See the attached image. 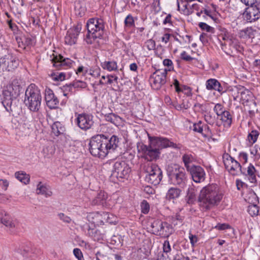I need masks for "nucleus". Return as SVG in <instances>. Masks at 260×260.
Instances as JSON below:
<instances>
[{"mask_svg":"<svg viewBox=\"0 0 260 260\" xmlns=\"http://www.w3.org/2000/svg\"><path fill=\"white\" fill-rule=\"evenodd\" d=\"M149 145L147 146L142 143L137 144L138 156L148 161H152L159 157V149L169 147H175L173 143L164 138L151 137L147 134Z\"/></svg>","mask_w":260,"mask_h":260,"instance_id":"nucleus-1","label":"nucleus"},{"mask_svg":"<svg viewBox=\"0 0 260 260\" xmlns=\"http://www.w3.org/2000/svg\"><path fill=\"white\" fill-rule=\"evenodd\" d=\"M118 138L113 135L110 138L103 135L93 136L89 143V150L91 155L98 157H105L118 146Z\"/></svg>","mask_w":260,"mask_h":260,"instance_id":"nucleus-2","label":"nucleus"},{"mask_svg":"<svg viewBox=\"0 0 260 260\" xmlns=\"http://www.w3.org/2000/svg\"><path fill=\"white\" fill-rule=\"evenodd\" d=\"M222 198V194L215 184H209L203 187L199 197L200 205L208 209L211 206L217 205Z\"/></svg>","mask_w":260,"mask_h":260,"instance_id":"nucleus-3","label":"nucleus"},{"mask_svg":"<svg viewBox=\"0 0 260 260\" xmlns=\"http://www.w3.org/2000/svg\"><path fill=\"white\" fill-rule=\"evenodd\" d=\"M167 173L171 184L184 187L187 182V176L183 167L176 164L169 165Z\"/></svg>","mask_w":260,"mask_h":260,"instance_id":"nucleus-4","label":"nucleus"},{"mask_svg":"<svg viewBox=\"0 0 260 260\" xmlns=\"http://www.w3.org/2000/svg\"><path fill=\"white\" fill-rule=\"evenodd\" d=\"M42 96L40 91L34 84H30L25 93L24 103L30 111L37 112L41 107Z\"/></svg>","mask_w":260,"mask_h":260,"instance_id":"nucleus-5","label":"nucleus"},{"mask_svg":"<svg viewBox=\"0 0 260 260\" xmlns=\"http://www.w3.org/2000/svg\"><path fill=\"white\" fill-rule=\"evenodd\" d=\"M86 27L88 30V34L86 35V39L88 43H91V39L95 40L97 38H100L103 35L104 29V24L103 20L99 18H90L87 23Z\"/></svg>","mask_w":260,"mask_h":260,"instance_id":"nucleus-6","label":"nucleus"},{"mask_svg":"<svg viewBox=\"0 0 260 260\" xmlns=\"http://www.w3.org/2000/svg\"><path fill=\"white\" fill-rule=\"evenodd\" d=\"M146 173L145 180L148 183L156 185L159 184L162 179V172L155 164L148 163L145 167Z\"/></svg>","mask_w":260,"mask_h":260,"instance_id":"nucleus-7","label":"nucleus"},{"mask_svg":"<svg viewBox=\"0 0 260 260\" xmlns=\"http://www.w3.org/2000/svg\"><path fill=\"white\" fill-rule=\"evenodd\" d=\"M151 232L161 237H168L173 232L172 226L168 223L160 220H154L151 224Z\"/></svg>","mask_w":260,"mask_h":260,"instance_id":"nucleus-8","label":"nucleus"},{"mask_svg":"<svg viewBox=\"0 0 260 260\" xmlns=\"http://www.w3.org/2000/svg\"><path fill=\"white\" fill-rule=\"evenodd\" d=\"M222 158L225 168L230 174L236 176L241 172V166L240 162L228 153H224Z\"/></svg>","mask_w":260,"mask_h":260,"instance_id":"nucleus-9","label":"nucleus"},{"mask_svg":"<svg viewBox=\"0 0 260 260\" xmlns=\"http://www.w3.org/2000/svg\"><path fill=\"white\" fill-rule=\"evenodd\" d=\"M247 6L243 13L244 20L248 23L254 22L260 18V4H255Z\"/></svg>","mask_w":260,"mask_h":260,"instance_id":"nucleus-10","label":"nucleus"},{"mask_svg":"<svg viewBox=\"0 0 260 260\" xmlns=\"http://www.w3.org/2000/svg\"><path fill=\"white\" fill-rule=\"evenodd\" d=\"M167 70H158L154 72L149 78L151 87L156 90L159 89L166 82Z\"/></svg>","mask_w":260,"mask_h":260,"instance_id":"nucleus-11","label":"nucleus"},{"mask_svg":"<svg viewBox=\"0 0 260 260\" xmlns=\"http://www.w3.org/2000/svg\"><path fill=\"white\" fill-rule=\"evenodd\" d=\"M0 65L4 71H13L19 66V60L11 53H7L0 58Z\"/></svg>","mask_w":260,"mask_h":260,"instance_id":"nucleus-12","label":"nucleus"},{"mask_svg":"<svg viewBox=\"0 0 260 260\" xmlns=\"http://www.w3.org/2000/svg\"><path fill=\"white\" fill-rule=\"evenodd\" d=\"M110 214L105 212H93L89 213L87 216V220L94 224V225H101L104 224L105 222L111 223Z\"/></svg>","mask_w":260,"mask_h":260,"instance_id":"nucleus-13","label":"nucleus"},{"mask_svg":"<svg viewBox=\"0 0 260 260\" xmlns=\"http://www.w3.org/2000/svg\"><path fill=\"white\" fill-rule=\"evenodd\" d=\"M113 168V175L117 178H127L131 172V168L123 160L116 161Z\"/></svg>","mask_w":260,"mask_h":260,"instance_id":"nucleus-14","label":"nucleus"},{"mask_svg":"<svg viewBox=\"0 0 260 260\" xmlns=\"http://www.w3.org/2000/svg\"><path fill=\"white\" fill-rule=\"evenodd\" d=\"M82 28V24L77 23L73 27L70 28L64 37V42L66 44L72 45L75 44L77 40L78 36Z\"/></svg>","mask_w":260,"mask_h":260,"instance_id":"nucleus-15","label":"nucleus"},{"mask_svg":"<svg viewBox=\"0 0 260 260\" xmlns=\"http://www.w3.org/2000/svg\"><path fill=\"white\" fill-rule=\"evenodd\" d=\"M91 203L92 205H102L107 208H110L113 204V203H111V199H108V194L102 190H100L98 193Z\"/></svg>","mask_w":260,"mask_h":260,"instance_id":"nucleus-16","label":"nucleus"},{"mask_svg":"<svg viewBox=\"0 0 260 260\" xmlns=\"http://www.w3.org/2000/svg\"><path fill=\"white\" fill-rule=\"evenodd\" d=\"M76 122L78 126L82 129H88L92 128L93 125L92 116L90 115L83 113L78 115Z\"/></svg>","mask_w":260,"mask_h":260,"instance_id":"nucleus-17","label":"nucleus"},{"mask_svg":"<svg viewBox=\"0 0 260 260\" xmlns=\"http://www.w3.org/2000/svg\"><path fill=\"white\" fill-rule=\"evenodd\" d=\"M189 172L192 180L196 183H201L205 179L206 173L203 168L199 166H192Z\"/></svg>","mask_w":260,"mask_h":260,"instance_id":"nucleus-18","label":"nucleus"},{"mask_svg":"<svg viewBox=\"0 0 260 260\" xmlns=\"http://www.w3.org/2000/svg\"><path fill=\"white\" fill-rule=\"evenodd\" d=\"M51 60L53 66L58 69L61 68L66 69L68 67H70L74 62L71 59L69 58H63V57L60 55L54 57Z\"/></svg>","mask_w":260,"mask_h":260,"instance_id":"nucleus-19","label":"nucleus"},{"mask_svg":"<svg viewBox=\"0 0 260 260\" xmlns=\"http://www.w3.org/2000/svg\"><path fill=\"white\" fill-rule=\"evenodd\" d=\"M258 172L254 166L250 163L246 168L245 173H243L246 179L250 183L256 185L257 183V176Z\"/></svg>","mask_w":260,"mask_h":260,"instance_id":"nucleus-20","label":"nucleus"},{"mask_svg":"<svg viewBox=\"0 0 260 260\" xmlns=\"http://www.w3.org/2000/svg\"><path fill=\"white\" fill-rule=\"evenodd\" d=\"M3 100L2 101V104L6 108V110L8 112H13V109L12 108V101L13 100L15 99L16 97L12 96L11 94V92L8 89L5 90L3 91Z\"/></svg>","mask_w":260,"mask_h":260,"instance_id":"nucleus-21","label":"nucleus"},{"mask_svg":"<svg viewBox=\"0 0 260 260\" xmlns=\"http://www.w3.org/2000/svg\"><path fill=\"white\" fill-rule=\"evenodd\" d=\"M45 99L47 105L51 109L55 108L59 103L57 98L50 89L46 91Z\"/></svg>","mask_w":260,"mask_h":260,"instance_id":"nucleus-22","label":"nucleus"},{"mask_svg":"<svg viewBox=\"0 0 260 260\" xmlns=\"http://www.w3.org/2000/svg\"><path fill=\"white\" fill-rule=\"evenodd\" d=\"M259 34L258 31L252 27H248L240 30L239 32V37L241 38L251 39L252 41L255 37L259 36Z\"/></svg>","mask_w":260,"mask_h":260,"instance_id":"nucleus-23","label":"nucleus"},{"mask_svg":"<svg viewBox=\"0 0 260 260\" xmlns=\"http://www.w3.org/2000/svg\"><path fill=\"white\" fill-rule=\"evenodd\" d=\"M206 85L207 89L216 90L221 94L226 91L220 83L215 79H208L206 81Z\"/></svg>","mask_w":260,"mask_h":260,"instance_id":"nucleus-24","label":"nucleus"},{"mask_svg":"<svg viewBox=\"0 0 260 260\" xmlns=\"http://www.w3.org/2000/svg\"><path fill=\"white\" fill-rule=\"evenodd\" d=\"M36 193L38 194L44 196L46 198L51 197L52 194L50 187L41 182H39L37 185Z\"/></svg>","mask_w":260,"mask_h":260,"instance_id":"nucleus-25","label":"nucleus"},{"mask_svg":"<svg viewBox=\"0 0 260 260\" xmlns=\"http://www.w3.org/2000/svg\"><path fill=\"white\" fill-rule=\"evenodd\" d=\"M7 88L11 92L12 96L16 98L19 95L21 89L19 81L17 79L13 80L11 84L7 86Z\"/></svg>","mask_w":260,"mask_h":260,"instance_id":"nucleus-26","label":"nucleus"},{"mask_svg":"<svg viewBox=\"0 0 260 260\" xmlns=\"http://www.w3.org/2000/svg\"><path fill=\"white\" fill-rule=\"evenodd\" d=\"M182 159L187 171L192 168V166H194L192 163L196 161L194 156L190 153L184 154Z\"/></svg>","mask_w":260,"mask_h":260,"instance_id":"nucleus-27","label":"nucleus"},{"mask_svg":"<svg viewBox=\"0 0 260 260\" xmlns=\"http://www.w3.org/2000/svg\"><path fill=\"white\" fill-rule=\"evenodd\" d=\"M239 91L240 96H239V100L243 101V104L244 102H248L252 99V92L248 89H246L244 86L241 87V90H240Z\"/></svg>","mask_w":260,"mask_h":260,"instance_id":"nucleus-28","label":"nucleus"},{"mask_svg":"<svg viewBox=\"0 0 260 260\" xmlns=\"http://www.w3.org/2000/svg\"><path fill=\"white\" fill-rule=\"evenodd\" d=\"M14 176L15 178L24 184L27 185L30 182V176L23 171L15 172Z\"/></svg>","mask_w":260,"mask_h":260,"instance_id":"nucleus-29","label":"nucleus"},{"mask_svg":"<svg viewBox=\"0 0 260 260\" xmlns=\"http://www.w3.org/2000/svg\"><path fill=\"white\" fill-rule=\"evenodd\" d=\"M181 190L176 187H171L167 191L166 198L167 200H174L179 197Z\"/></svg>","mask_w":260,"mask_h":260,"instance_id":"nucleus-30","label":"nucleus"},{"mask_svg":"<svg viewBox=\"0 0 260 260\" xmlns=\"http://www.w3.org/2000/svg\"><path fill=\"white\" fill-rule=\"evenodd\" d=\"M259 135L258 131H249L246 139L247 145L252 146L255 143L257 140Z\"/></svg>","mask_w":260,"mask_h":260,"instance_id":"nucleus-31","label":"nucleus"},{"mask_svg":"<svg viewBox=\"0 0 260 260\" xmlns=\"http://www.w3.org/2000/svg\"><path fill=\"white\" fill-rule=\"evenodd\" d=\"M219 116L220 117V119L224 122L225 126H229L231 124L232 116L229 111L224 110L223 113H221Z\"/></svg>","mask_w":260,"mask_h":260,"instance_id":"nucleus-32","label":"nucleus"},{"mask_svg":"<svg viewBox=\"0 0 260 260\" xmlns=\"http://www.w3.org/2000/svg\"><path fill=\"white\" fill-rule=\"evenodd\" d=\"M101 66L104 69L109 71L116 70L117 68V63L114 61H105L101 63Z\"/></svg>","mask_w":260,"mask_h":260,"instance_id":"nucleus-33","label":"nucleus"},{"mask_svg":"<svg viewBox=\"0 0 260 260\" xmlns=\"http://www.w3.org/2000/svg\"><path fill=\"white\" fill-rule=\"evenodd\" d=\"M186 200L188 204H191L196 200V193L194 190L192 188H189L187 190V195L186 196Z\"/></svg>","mask_w":260,"mask_h":260,"instance_id":"nucleus-34","label":"nucleus"},{"mask_svg":"<svg viewBox=\"0 0 260 260\" xmlns=\"http://www.w3.org/2000/svg\"><path fill=\"white\" fill-rule=\"evenodd\" d=\"M124 27L128 28L135 27V20L131 15H128L125 18Z\"/></svg>","mask_w":260,"mask_h":260,"instance_id":"nucleus-35","label":"nucleus"},{"mask_svg":"<svg viewBox=\"0 0 260 260\" xmlns=\"http://www.w3.org/2000/svg\"><path fill=\"white\" fill-rule=\"evenodd\" d=\"M259 208L256 205H251L248 207L247 211L251 216H256L259 212Z\"/></svg>","mask_w":260,"mask_h":260,"instance_id":"nucleus-36","label":"nucleus"},{"mask_svg":"<svg viewBox=\"0 0 260 260\" xmlns=\"http://www.w3.org/2000/svg\"><path fill=\"white\" fill-rule=\"evenodd\" d=\"M52 79L56 81H62L66 78V74L63 72L53 73L51 74Z\"/></svg>","mask_w":260,"mask_h":260,"instance_id":"nucleus-37","label":"nucleus"},{"mask_svg":"<svg viewBox=\"0 0 260 260\" xmlns=\"http://www.w3.org/2000/svg\"><path fill=\"white\" fill-rule=\"evenodd\" d=\"M55 152V147L54 145H49L43 149V152L45 156L49 157L52 155Z\"/></svg>","mask_w":260,"mask_h":260,"instance_id":"nucleus-38","label":"nucleus"},{"mask_svg":"<svg viewBox=\"0 0 260 260\" xmlns=\"http://www.w3.org/2000/svg\"><path fill=\"white\" fill-rule=\"evenodd\" d=\"M242 86H235L231 89L232 95L233 97V99L235 101L239 100L240 95V90Z\"/></svg>","mask_w":260,"mask_h":260,"instance_id":"nucleus-39","label":"nucleus"},{"mask_svg":"<svg viewBox=\"0 0 260 260\" xmlns=\"http://www.w3.org/2000/svg\"><path fill=\"white\" fill-rule=\"evenodd\" d=\"M1 222L7 227L13 228L15 226V224L12 220L7 216L2 218Z\"/></svg>","mask_w":260,"mask_h":260,"instance_id":"nucleus-40","label":"nucleus"},{"mask_svg":"<svg viewBox=\"0 0 260 260\" xmlns=\"http://www.w3.org/2000/svg\"><path fill=\"white\" fill-rule=\"evenodd\" d=\"M199 26L200 28L203 30H205L207 32L214 33L215 29L213 27L209 26L207 24L204 22H200L199 23Z\"/></svg>","mask_w":260,"mask_h":260,"instance_id":"nucleus-41","label":"nucleus"},{"mask_svg":"<svg viewBox=\"0 0 260 260\" xmlns=\"http://www.w3.org/2000/svg\"><path fill=\"white\" fill-rule=\"evenodd\" d=\"M72 87L74 88H85L86 87V83L79 80L72 84H70V85L67 86V88H69V90H71Z\"/></svg>","mask_w":260,"mask_h":260,"instance_id":"nucleus-42","label":"nucleus"},{"mask_svg":"<svg viewBox=\"0 0 260 260\" xmlns=\"http://www.w3.org/2000/svg\"><path fill=\"white\" fill-rule=\"evenodd\" d=\"M141 211L144 214H147L150 210V206L148 203L144 200L141 204Z\"/></svg>","mask_w":260,"mask_h":260,"instance_id":"nucleus-43","label":"nucleus"},{"mask_svg":"<svg viewBox=\"0 0 260 260\" xmlns=\"http://www.w3.org/2000/svg\"><path fill=\"white\" fill-rule=\"evenodd\" d=\"M250 153L254 158V160H258L260 158V154L258 153L257 146L256 145L250 150Z\"/></svg>","mask_w":260,"mask_h":260,"instance_id":"nucleus-44","label":"nucleus"},{"mask_svg":"<svg viewBox=\"0 0 260 260\" xmlns=\"http://www.w3.org/2000/svg\"><path fill=\"white\" fill-rule=\"evenodd\" d=\"M145 46L149 50H152L155 48V42L152 39H149L145 42Z\"/></svg>","mask_w":260,"mask_h":260,"instance_id":"nucleus-45","label":"nucleus"},{"mask_svg":"<svg viewBox=\"0 0 260 260\" xmlns=\"http://www.w3.org/2000/svg\"><path fill=\"white\" fill-rule=\"evenodd\" d=\"M193 125V129L192 130H203L204 128L206 129H209V127L208 126H206L205 127H204L203 125H202V122L201 121H199L198 123H192Z\"/></svg>","mask_w":260,"mask_h":260,"instance_id":"nucleus-46","label":"nucleus"},{"mask_svg":"<svg viewBox=\"0 0 260 260\" xmlns=\"http://www.w3.org/2000/svg\"><path fill=\"white\" fill-rule=\"evenodd\" d=\"M73 254L78 260H84L82 252L79 248H75L73 250Z\"/></svg>","mask_w":260,"mask_h":260,"instance_id":"nucleus-47","label":"nucleus"},{"mask_svg":"<svg viewBox=\"0 0 260 260\" xmlns=\"http://www.w3.org/2000/svg\"><path fill=\"white\" fill-rule=\"evenodd\" d=\"M214 228L215 229H217L218 230H219V231H223V230H226V229H230L231 228V226L230 225V224H229L228 223H218V224H217L216 225H215L214 227Z\"/></svg>","mask_w":260,"mask_h":260,"instance_id":"nucleus-48","label":"nucleus"},{"mask_svg":"<svg viewBox=\"0 0 260 260\" xmlns=\"http://www.w3.org/2000/svg\"><path fill=\"white\" fill-rule=\"evenodd\" d=\"M189 239L190 240V243L191 244V247H194L195 246L196 244L198 241V237L196 235H192L191 232L189 233Z\"/></svg>","mask_w":260,"mask_h":260,"instance_id":"nucleus-49","label":"nucleus"},{"mask_svg":"<svg viewBox=\"0 0 260 260\" xmlns=\"http://www.w3.org/2000/svg\"><path fill=\"white\" fill-rule=\"evenodd\" d=\"M224 110L223 107L220 104H216L214 108V111L218 116L223 113Z\"/></svg>","mask_w":260,"mask_h":260,"instance_id":"nucleus-50","label":"nucleus"},{"mask_svg":"<svg viewBox=\"0 0 260 260\" xmlns=\"http://www.w3.org/2000/svg\"><path fill=\"white\" fill-rule=\"evenodd\" d=\"M9 186V182L6 179H0V187L2 190L6 191Z\"/></svg>","mask_w":260,"mask_h":260,"instance_id":"nucleus-51","label":"nucleus"},{"mask_svg":"<svg viewBox=\"0 0 260 260\" xmlns=\"http://www.w3.org/2000/svg\"><path fill=\"white\" fill-rule=\"evenodd\" d=\"M239 160L243 164H246L248 161V154L244 152H240L239 154Z\"/></svg>","mask_w":260,"mask_h":260,"instance_id":"nucleus-52","label":"nucleus"},{"mask_svg":"<svg viewBox=\"0 0 260 260\" xmlns=\"http://www.w3.org/2000/svg\"><path fill=\"white\" fill-rule=\"evenodd\" d=\"M86 234L88 235L89 237H91L95 239V235L97 232V231L94 228H92L88 226L87 231L86 232Z\"/></svg>","mask_w":260,"mask_h":260,"instance_id":"nucleus-53","label":"nucleus"},{"mask_svg":"<svg viewBox=\"0 0 260 260\" xmlns=\"http://www.w3.org/2000/svg\"><path fill=\"white\" fill-rule=\"evenodd\" d=\"M171 250V246L168 240L165 241L163 244V251L166 253L170 252Z\"/></svg>","mask_w":260,"mask_h":260,"instance_id":"nucleus-54","label":"nucleus"},{"mask_svg":"<svg viewBox=\"0 0 260 260\" xmlns=\"http://www.w3.org/2000/svg\"><path fill=\"white\" fill-rule=\"evenodd\" d=\"M58 216L60 219L62 220L65 222L70 223L71 222V218L62 213L58 214Z\"/></svg>","mask_w":260,"mask_h":260,"instance_id":"nucleus-55","label":"nucleus"},{"mask_svg":"<svg viewBox=\"0 0 260 260\" xmlns=\"http://www.w3.org/2000/svg\"><path fill=\"white\" fill-rule=\"evenodd\" d=\"M163 63L165 66L169 68L168 71H170L173 70L172 61L169 59H165L163 61Z\"/></svg>","mask_w":260,"mask_h":260,"instance_id":"nucleus-56","label":"nucleus"},{"mask_svg":"<svg viewBox=\"0 0 260 260\" xmlns=\"http://www.w3.org/2000/svg\"><path fill=\"white\" fill-rule=\"evenodd\" d=\"M201 135H202L204 138L205 140H210V139H212L210 136V131H197Z\"/></svg>","mask_w":260,"mask_h":260,"instance_id":"nucleus-57","label":"nucleus"},{"mask_svg":"<svg viewBox=\"0 0 260 260\" xmlns=\"http://www.w3.org/2000/svg\"><path fill=\"white\" fill-rule=\"evenodd\" d=\"M187 4H185L183 5V8L182 9V11L184 14L188 16L193 13V11L189 10L187 8Z\"/></svg>","mask_w":260,"mask_h":260,"instance_id":"nucleus-58","label":"nucleus"},{"mask_svg":"<svg viewBox=\"0 0 260 260\" xmlns=\"http://www.w3.org/2000/svg\"><path fill=\"white\" fill-rule=\"evenodd\" d=\"M181 58L185 61H190L193 59V58L190 55H188L185 51H183L181 53Z\"/></svg>","mask_w":260,"mask_h":260,"instance_id":"nucleus-59","label":"nucleus"},{"mask_svg":"<svg viewBox=\"0 0 260 260\" xmlns=\"http://www.w3.org/2000/svg\"><path fill=\"white\" fill-rule=\"evenodd\" d=\"M170 34L166 33L164 35V36L161 37V41L164 42L165 44H167L170 40V37L172 36Z\"/></svg>","mask_w":260,"mask_h":260,"instance_id":"nucleus-60","label":"nucleus"},{"mask_svg":"<svg viewBox=\"0 0 260 260\" xmlns=\"http://www.w3.org/2000/svg\"><path fill=\"white\" fill-rule=\"evenodd\" d=\"M62 128V124L58 121L55 122L52 125V130H59Z\"/></svg>","mask_w":260,"mask_h":260,"instance_id":"nucleus-61","label":"nucleus"},{"mask_svg":"<svg viewBox=\"0 0 260 260\" xmlns=\"http://www.w3.org/2000/svg\"><path fill=\"white\" fill-rule=\"evenodd\" d=\"M236 186L238 190H240L244 186L246 185L245 183L240 179H237L236 181Z\"/></svg>","mask_w":260,"mask_h":260,"instance_id":"nucleus-62","label":"nucleus"},{"mask_svg":"<svg viewBox=\"0 0 260 260\" xmlns=\"http://www.w3.org/2000/svg\"><path fill=\"white\" fill-rule=\"evenodd\" d=\"M26 46H31L33 44V40L30 38L24 37L23 42Z\"/></svg>","mask_w":260,"mask_h":260,"instance_id":"nucleus-63","label":"nucleus"},{"mask_svg":"<svg viewBox=\"0 0 260 260\" xmlns=\"http://www.w3.org/2000/svg\"><path fill=\"white\" fill-rule=\"evenodd\" d=\"M144 191L148 194H153L154 192L153 188L148 185L144 187Z\"/></svg>","mask_w":260,"mask_h":260,"instance_id":"nucleus-64","label":"nucleus"}]
</instances>
